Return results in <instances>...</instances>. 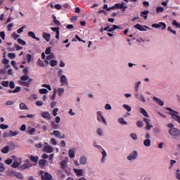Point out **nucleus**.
Listing matches in <instances>:
<instances>
[{"label": "nucleus", "instance_id": "f257e3e1", "mask_svg": "<svg viewBox=\"0 0 180 180\" xmlns=\"http://www.w3.org/2000/svg\"><path fill=\"white\" fill-rule=\"evenodd\" d=\"M166 110H169V112H169V115H171L172 119H174V120L177 122V123L180 124V116L178 115H179V112L172 110V108H166Z\"/></svg>", "mask_w": 180, "mask_h": 180}, {"label": "nucleus", "instance_id": "f03ea898", "mask_svg": "<svg viewBox=\"0 0 180 180\" xmlns=\"http://www.w3.org/2000/svg\"><path fill=\"white\" fill-rule=\"evenodd\" d=\"M40 175H41L42 180H51L53 179V176L50 174L49 172H45L44 171L41 170L39 172Z\"/></svg>", "mask_w": 180, "mask_h": 180}, {"label": "nucleus", "instance_id": "7ed1b4c3", "mask_svg": "<svg viewBox=\"0 0 180 180\" xmlns=\"http://www.w3.org/2000/svg\"><path fill=\"white\" fill-rule=\"evenodd\" d=\"M169 134L173 137H179L180 136V130L176 128H172L169 130Z\"/></svg>", "mask_w": 180, "mask_h": 180}, {"label": "nucleus", "instance_id": "20e7f679", "mask_svg": "<svg viewBox=\"0 0 180 180\" xmlns=\"http://www.w3.org/2000/svg\"><path fill=\"white\" fill-rule=\"evenodd\" d=\"M152 27L155 29H162V30H165L167 29V24L165 22L154 23L152 25Z\"/></svg>", "mask_w": 180, "mask_h": 180}, {"label": "nucleus", "instance_id": "39448f33", "mask_svg": "<svg viewBox=\"0 0 180 180\" xmlns=\"http://www.w3.org/2000/svg\"><path fill=\"white\" fill-rule=\"evenodd\" d=\"M115 8L116 9H122V12H124L126 9H127V6H124V2L117 3L115 4Z\"/></svg>", "mask_w": 180, "mask_h": 180}, {"label": "nucleus", "instance_id": "423d86ee", "mask_svg": "<svg viewBox=\"0 0 180 180\" xmlns=\"http://www.w3.org/2000/svg\"><path fill=\"white\" fill-rule=\"evenodd\" d=\"M41 117L46 119V120H50L51 119V116L50 115V112L47 111H44L41 113Z\"/></svg>", "mask_w": 180, "mask_h": 180}, {"label": "nucleus", "instance_id": "0eeeda50", "mask_svg": "<svg viewBox=\"0 0 180 180\" xmlns=\"http://www.w3.org/2000/svg\"><path fill=\"white\" fill-rule=\"evenodd\" d=\"M137 158V151H133L129 156H127V160L131 161V160H136Z\"/></svg>", "mask_w": 180, "mask_h": 180}, {"label": "nucleus", "instance_id": "6e6552de", "mask_svg": "<svg viewBox=\"0 0 180 180\" xmlns=\"http://www.w3.org/2000/svg\"><path fill=\"white\" fill-rule=\"evenodd\" d=\"M53 134L58 139H65V134L61 136V132L60 131H53Z\"/></svg>", "mask_w": 180, "mask_h": 180}, {"label": "nucleus", "instance_id": "1a4fd4ad", "mask_svg": "<svg viewBox=\"0 0 180 180\" xmlns=\"http://www.w3.org/2000/svg\"><path fill=\"white\" fill-rule=\"evenodd\" d=\"M31 167H33V165L30 163H25L19 167V169L23 170V169H27L30 168Z\"/></svg>", "mask_w": 180, "mask_h": 180}, {"label": "nucleus", "instance_id": "9d476101", "mask_svg": "<svg viewBox=\"0 0 180 180\" xmlns=\"http://www.w3.org/2000/svg\"><path fill=\"white\" fill-rule=\"evenodd\" d=\"M134 27L138 30H140L141 32H146V28H147V26H143L140 24H136L134 26Z\"/></svg>", "mask_w": 180, "mask_h": 180}, {"label": "nucleus", "instance_id": "9b49d317", "mask_svg": "<svg viewBox=\"0 0 180 180\" xmlns=\"http://www.w3.org/2000/svg\"><path fill=\"white\" fill-rule=\"evenodd\" d=\"M97 120H98V122L103 120V123H106V120H105V117H103V115H102V112H101V111L97 112Z\"/></svg>", "mask_w": 180, "mask_h": 180}, {"label": "nucleus", "instance_id": "f8f14e48", "mask_svg": "<svg viewBox=\"0 0 180 180\" xmlns=\"http://www.w3.org/2000/svg\"><path fill=\"white\" fill-rule=\"evenodd\" d=\"M60 165L61 169H63V171H67L68 166H67L66 160H62L60 162Z\"/></svg>", "mask_w": 180, "mask_h": 180}, {"label": "nucleus", "instance_id": "ddd939ff", "mask_svg": "<svg viewBox=\"0 0 180 180\" xmlns=\"http://www.w3.org/2000/svg\"><path fill=\"white\" fill-rule=\"evenodd\" d=\"M28 36L30 37H32V39H34V40H37V41H40V38L37 37L34 32H33L32 31L28 32Z\"/></svg>", "mask_w": 180, "mask_h": 180}, {"label": "nucleus", "instance_id": "4468645a", "mask_svg": "<svg viewBox=\"0 0 180 180\" xmlns=\"http://www.w3.org/2000/svg\"><path fill=\"white\" fill-rule=\"evenodd\" d=\"M53 151V147L51 146L46 145L44 147V153H51Z\"/></svg>", "mask_w": 180, "mask_h": 180}, {"label": "nucleus", "instance_id": "2eb2a0df", "mask_svg": "<svg viewBox=\"0 0 180 180\" xmlns=\"http://www.w3.org/2000/svg\"><path fill=\"white\" fill-rule=\"evenodd\" d=\"M60 81L62 85H68V82H67V77H65V75H62L60 77Z\"/></svg>", "mask_w": 180, "mask_h": 180}, {"label": "nucleus", "instance_id": "dca6fc26", "mask_svg": "<svg viewBox=\"0 0 180 180\" xmlns=\"http://www.w3.org/2000/svg\"><path fill=\"white\" fill-rule=\"evenodd\" d=\"M42 37L46 40V41H47L48 43H49V41H50L51 34L49 33L44 32Z\"/></svg>", "mask_w": 180, "mask_h": 180}, {"label": "nucleus", "instance_id": "f3484780", "mask_svg": "<svg viewBox=\"0 0 180 180\" xmlns=\"http://www.w3.org/2000/svg\"><path fill=\"white\" fill-rule=\"evenodd\" d=\"M153 101H155L157 104L159 105L160 106H164V101H162V100L154 96Z\"/></svg>", "mask_w": 180, "mask_h": 180}, {"label": "nucleus", "instance_id": "a211bd4d", "mask_svg": "<svg viewBox=\"0 0 180 180\" xmlns=\"http://www.w3.org/2000/svg\"><path fill=\"white\" fill-rule=\"evenodd\" d=\"M148 13H150V11H141V16L142 18H143V19H144L145 20H147V18H148L147 15H148Z\"/></svg>", "mask_w": 180, "mask_h": 180}, {"label": "nucleus", "instance_id": "6ab92c4d", "mask_svg": "<svg viewBox=\"0 0 180 180\" xmlns=\"http://www.w3.org/2000/svg\"><path fill=\"white\" fill-rule=\"evenodd\" d=\"M14 176H15L16 178H18V179H23V174L20 172H13Z\"/></svg>", "mask_w": 180, "mask_h": 180}, {"label": "nucleus", "instance_id": "aec40b11", "mask_svg": "<svg viewBox=\"0 0 180 180\" xmlns=\"http://www.w3.org/2000/svg\"><path fill=\"white\" fill-rule=\"evenodd\" d=\"M8 94H18V92H20V86H17L14 90H8Z\"/></svg>", "mask_w": 180, "mask_h": 180}, {"label": "nucleus", "instance_id": "412c9836", "mask_svg": "<svg viewBox=\"0 0 180 180\" xmlns=\"http://www.w3.org/2000/svg\"><path fill=\"white\" fill-rule=\"evenodd\" d=\"M30 160L32 161V162H39V157L34 156L33 155H30Z\"/></svg>", "mask_w": 180, "mask_h": 180}, {"label": "nucleus", "instance_id": "4be33fe9", "mask_svg": "<svg viewBox=\"0 0 180 180\" xmlns=\"http://www.w3.org/2000/svg\"><path fill=\"white\" fill-rule=\"evenodd\" d=\"M139 110H140V112H141L143 116H145V117H149V116H148V112H147L144 110V108H139Z\"/></svg>", "mask_w": 180, "mask_h": 180}, {"label": "nucleus", "instance_id": "5701e85b", "mask_svg": "<svg viewBox=\"0 0 180 180\" xmlns=\"http://www.w3.org/2000/svg\"><path fill=\"white\" fill-rule=\"evenodd\" d=\"M1 153L2 154H8V153H9V146H4L1 149Z\"/></svg>", "mask_w": 180, "mask_h": 180}, {"label": "nucleus", "instance_id": "b1692460", "mask_svg": "<svg viewBox=\"0 0 180 180\" xmlns=\"http://www.w3.org/2000/svg\"><path fill=\"white\" fill-rule=\"evenodd\" d=\"M32 79H30L28 82H21V85H22L23 86H27L29 87L30 86V82H32Z\"/></svg>", "mask_w": 180, "mask_h": 180}, {"label": "nucleus", "instance_id": "393cba45", "mask_svg": "<svg viewBox=\"0 0 180 180\" xmlns=\"http://www.w3.org/2000/svg\"><path fill=\"white\" fill-rule=\"evenodd\" d=\"M79 162L81 165H85V164H86V158L85 156L81 157Z\"/></svg>", "mask_w": 180, "mask_h": 180}, {"label": "nucleus", "instance_id": "a878e982", "mask_svg": "<svg viewBox=\"0 0 180 180\" xmlns=\"http://www.w3.org/2000/svg\"><path fill=\"white\" fill-rule=\"evenodd\" d=\"M20 109L21 110H27L29 108H27V105L25 103H20Z\"/></svg>", "mask_w": 180, "mask_h": 180}, {"label": "nucleus", "instance_id": "bb28decb", "mask_svg": "<svg viewBox=\"0 0 180 180\" xmlns=\"http://www.w3.org/2000/svg\"><path fill=\"white\" fill-rule=\"evenodd\" d=\"M52 18L53 20V23L56 25V26H60V25H61V22H60L58 20H57V17H56V15H53Z\"/></svg>", "mask_w": 180, "mask_h": 180}, {"label": "nucleus", "instance_id": "cd10ccee", "mask_svg": "<svg viewBox=\"0 0 180 180\" xmlns=\"http://www.w3.org/2000/svg\"><path fill=\"white\" fill-rule=\"evenodd\" d=\"M143 145L145 146V147H150V146H151V140L150 139L144 140Z\"/></svg>", "mask_w": 180, "mask_h": 180}, {"label": "nucleus", "instance_id": "c85d7f7f", "mask_svg": "<svg viewBox=\"0 0 180 180\" xmlns=\"http://www.w3.org/2000/svg\"><path fill=\"white\" fill-rule=\"evenodd\" d=\"M37 65H39V67H44L46 65L44 64V62L41 60V59L39 58L37 61Z\"/></svg>", "mask_w": 180, "mask_h": 180}, {"label": "nucleus", "instance_id": "c756f323", "mask_svg": "<svg viewBox=\"0 0 180 180\" xmlns=\"http://www.w3.org/2000/svg\"><path fill=\"white\" fill-rule=\"evenodd\" d=\"M19 117H20V119H26V117H30L32 119V118L34 117V115L29 114L27 115H20Z\"/></svg>", "mask_w": 180, "mask_h": 180}, {"label": "nucleus", "instance_id": "7c9ffc66", "mask_svg": "<svg viewBox=\"0 0 180 180\" xmlns=\"http://www.w3.org/2000/svg\"><path fill=\"white\" fill-rule=\"evenodd\" d=\"M39 167H41V168H43L46 165V160L41 159L39 161Z\"/></svg>", "mask_w": 180, "mask_h": 180}, {"label": "nucleus", "instance_id": "2f4dec72", "mask_svg": "<svg viewBox=\"0 0 180 180\" xmlns=\"http://www.w3.org/2000/svg\"><path fill=\"white\" fill-rule=\"evenodd\" d=\"M69 157L70 158H74V157H75V152L74 151V150H69Z\"/></svg>", "mask_w": 180, "mask_h": 180}, {"label": "nucleus", "instance_id": "473e14b6", "mask_svg": "<svg viewBox=\"0 0 180 180\" xmlns=\"http://www.w3.org/2000/svg\"><path fill=\"white\" fill-rule=\"evenodd\" d=\"M75 172L78 176H81V175H82V169H75Z\"/></svg>", "mask_w": 180, "mask_h": 180}, {"label": "nucleus", "instance_id": "72a5a7b5", "mask_svg": "<svg viewBox=\"0 0 180 180\" xmlns=\"http://www.w3.org/2000/svg\"><path fill=\"white\" fill-rule=\"evenodd\" d=\"M51 67H56V65H57V64H58V62H57V60H51L49 63Z\"/></svg>", "mask_w": 180, "mask_h": 180}, {"label": "nucleus", "instance_id": "f704fd0d", "mask_svg": "<svg viewBox=\"0 0 180 180\" xmlns=\"http://www.w3.org/2000/svg\"><path fill=\"white\" fill-rule=\"evenodd\" d=\"M56 96H57V89L54 90L52 96L50 97L51 101H54V99H56Z\"/></svg>", "mask_w": 180, "mask_h": 180}, {"label": "nucleus", "instance_id": "c9c22d12", "mask_svg": "<svg viewBox=\"0 0 180 180\" xmlns=\"http://www.w3.org/2000/svg\"><path fill=\"white\" fill-rule=\"evenodd\" d=\"M123 108H124V109H125L126 110H127V112H131V107H130L129 105H127V104H124V105H123Z\"/></svg>", "mask_w": 180, "mask_h": 180}, {"label": "nucleus", "instance_id": "e433bc0d", "mask_svg": "<svg viewBox=\"0 0 180 180\" xmlns=\"http://www.w3.org/2000/svg\"><path fill=\"white\" fill-rule=\"evenodd\" d=\"M20 165V163L18 162H13L11 165L12 168H18Z\"/></svg>", "mask_w": 180, "mask_h": 180}, {"label": "nucleus", "instance_id": "4c0bfd02", "mask_svg": "<svg viewBox=\"0 0 180 180\" xmlns=\"http://www.w3.org/2000/svg\"><path fill=\"white\" fill-rule=\"evenodd\" d=\"M119 123H120V124H124L126 125L127 124V122L124 121V118L121 117L118 120Z\"/></svg>", "mask_w": 180, "mask_h": 180}, {"label": "nucleus", "instance_id": "58836bf2", "mask_svg": "<svg viewBox=\"0 0 180 180\" xmlns=\"http://www.w3.org/2000/svg\"><path fill=\"white\" fill-rule=\"evenodd\" d=\"M9 133H10V137H15V136H18V131H13L12 130H10Z\"/></svg>", "mask_w": 180, "mask_h": 180}, {"label": "nucleus", "instance_id": "ea45409f", "mask_svg": "<svg viewBox=\"0 0 180 180\" xmlns=\"http://www.w3.org/2000/svg\"><path fill=\"white\" fill-rule=\"evenodd\" d=\"M173 26H175L176 27L180 29V23L176 22V20H174L172 22Z\"/></svg>", "mask_w": 180, "mask_h": 180}, {"label": "nucleus", "instance_id": "a19ab883", "mask_svg": "<svg viewBox=\"0 0 180 180\" xmlns=\"http://www.w3.org/2000/svg\"><path fill=\"white\" fill-rule=\"evenodd\" d=\"M12 162H13V159L7 158L5 160V164H6L7 165H11V164H12Z\"/></svg>", "mask_w": 180, "mask_h": 180}, {"label": "nucleus", "instance_id": "79ce46f5", "mask_svg": "<svg viewBox=\"0 0 180 180\" xmlns=\"http://www.w3.org/2000/svg\"><path fill=\"white\" fill-rule=\"evenodd\" d=\"M8 57L11 58V60H13L16 58V54H15L14 53H10L8 54Z\"/></svg>", "mask_w": 180, "mask_h": 180}, {"label": "nucleus", "instance_id": "37998d69", "mask_svg": "<svg viewBox=\"0 0 180 180\" xmlns=\"http://www.w3.org/2000/svg\"><path fill=\"white\" fill-rule=\"evenodd\" d=\"M18 43L19 44H21L22 46H26V41H23V39H20V38H19V39H18Z\"/></svg>", "mask_w": 180, "mask_h": 180}, {"label": "nucleus", "instance_id": "c03bdc74", "mask_svg": "<svg viewBox=\"0 0 180 180\" xmlns=\"http://www.w3.org/2000/svg\"><path fill=\"white\" fill-rule=\"evenodd\" d=\"M1 85H2V86H4L6 88L9 86V81H3V82H1Z\"/></svg>", "mask_w": 180, "mask_h": 180}, {"label": "nucleus", "instance_id": "a18cd8bd", "mask_svg": "<svg viewBox=\"0 0 180 180\" xmlns=\"http://www.w3.org/2000/svg\"><path fill=\"white\" fill-rule=\"evenodd\" d=\"M156 12H157V13H161V12H164V8H162L161 6L157 7Z\"/></svg>", "mask_w": 180, "mask_h": 180}, {"label": "nucleus", "instance_id": "49530a36", "mask_svg": "<svg viewBox=\"0 0 180 180\" xmlns=\"http://www.w3.org/2000/svg\"><path fill=\"white\" fill-rule=\"evenodd\" d=\"M63 94H64V89H63V88H59V89H58V95L59 96H61V95H63Z\"/></svg>", "mask_w": 180, "mask_h": 180}, {"label": "nucleus", "instance_id": "de8ad7c7", "mask_svg": "<svg viewBox=\"0 0 180 180\" xmlns=\"http://www.w3.org/2000/svg\"><path fill=\"white\" fill-rule=\"evenodd\" d=\"M47 92H49V90H47V89H39V94H47Z\"/></svg>", "mask_w": 180, "mask_h": 180}, {"label": "nucleus", "instance_id": "09e8293b", "mask_svg": "<svg viewBox=\"0 0 180 180\" xmlns=\"http://www.w3.org/2000/svg\"><path fill=\"white\" fill-rule=\"evenodd\" d=\"M137 99L141 101V102H146V98H144V96H143V94H140Z\"/></svg>", "mask_w": 180, "mask_h": 180}, {"label": "nucleus", "instance_id": "8fccbe9b", "mask_svg": "<svg viewBox=\"0 0 180 180\" xmlns=\"http://www.w3.org/2000/svg\"><path fill=\"white\" fill-rule=\"evenodd\" d=\"M28 133L30 136H33V134L36 133V129L32 128L31 129L29 130Z\"/></svg>", "mask_w": 180, "mask_h": 180}, {"label": "nucleus", "instance_id": "3c124183", "mask_svg": "<svg viewBox=\"0 0 180 180\" xmlns=\"http://www.w3.org/2000/svg\"><path fill=\"white\" fill-rule=\"evenodd\" d=\"M8 127H9V126H8L7 124H0V129H2V130H6Z\"/></svg>", "mask_w": 180, "mask_h": 180}, {"label": "nucleus", "instance_id": "603ef678", "mask_svg": "<svg viewBox=\"0 0 180 180\" xmlns=\"http://www.w3.org/2000/svg\"><path fill=\"white\" fill-rule=\"evenodd\" d=\"M5 169V165L0 162V172H4Z\"/></svg>", "mask_w": 180, "mask_h": 180}, {"label": "nucleus", "instance_id": "864d4df0", "mask_svg": "<svg viewBox=\"0 0 180 180\" xmlns=\"http://www.w3.org/2000/svg\"><path fill=\"white\" fill-rule=\"evenodd\" d=\"M8 85H9V87L11 89H13L15 88V82L13 81H11L8 83Z\"/></svg>", "mask_w": 180, "mask_h": 180}, {"label": "nucleus", "instance_id": "5fc2aeb1", "mask_svg": "<svg viewBox=\"0 0 180 180\" xmlns=\"http://www.w3.org/2000/svg\"><path fill=\"white\" fill-rule=\"evenodd\" d=\"M27 63H30L32 61V55L30 53L27 54Z\"/></svg>", "mask_w": 180, "mask_h": 180}, {"label": "nucleus", "instance_id": "6e6d98bb", "mask_svg": "<svg viewBox=\"0 0 180 180\" xmlns=\"http://www.w3.org/2000/svg\"><path fill=\"white\" fill-rule=\"evenodd\" d=\"M102 155H103V158L101 159V161H102V162H105V157H106V151L103 150Z\"/></svg>", "mask_w": 180, "mask_h": 180}, {"label": "nucleus", "instance_id": "4d7b16f0", "mask_svg": "<svg viewBox=\"0 0 180 180\" xmlns=\"http://www.w3.org/2000/svg\"><path fill=\"white\" fill-rule=\"evenodd\" d=\"M42 88H46L49 91H51V86L49 84H42Z\"/></svg>", "mask_w": 180, "mask_h": 180}, {"label": "nucleus", "instance_id": "13d9d810", "mask_svg": "<svg viewBox=\"0 0 180 180\" xmlns=\"http://www.w3.org/2000/svg\"><path fill=\"white\" fill-rule=\"evenodd\" d=\"M20 79H21V81H27V79H29V76L25 75L21 77Z\"/></svg>", "mask_w": 180, "mask_h": 180}, {"label": "nucleus", "instance_id": "bf43d9fd", "mask_svg": "<svg viewBox=\"0 0 180 180\" xmlns=\"http://www.w3.org/2000/svg\"><path fill=\"white\" fill-rule=\"evenodd\" d=\"M180 170H179V169H176V179H179V180H180Z\"/></svg>", "mask_w": 180, "mask_h": 180}, {"label": "nucleus", "instance_id": "052dcab7", "mask_svg": "<svg viewBox=\"0 0 180 180\" xmlns=\"http://www.w3.org/2000/svg\"><path fill=\"white\" fill-rule=\"evenodd\" d=\"M58 112V108H56L53 110L52 113L53 116H57V112Z\"/></svg>", "mask_w": 180, "mask_h": 180}, {"label": "nucleus", "instance_id": "680f3d73", "mask_svg": "<svg viewBox=\"0 0 180 180\" xmlns=\"http://www.w3.org/2000/svg\"><path fill=\"white\" fill-rule=\"evenodd\" d=\"M58 174L60 175L62 179L65 177V174H64L62 170H58Z\"/></svg>", "mask_w": 180, "mask_h": 180}, {"label": "nucleus", "instance_id": "e2e57ef3", "mask_svg": "<svg viewBox=\"0 0 180 180\" xmlns=\"http://www.w3.org/2000/svg\"><path fill=\"white\" fill-rule=\"evenodd\" d=\"M12 37L14 39V40H16V39H18L19 34H16V32H13L12 34Z\"/></svg>", "mask_w": 180, "mask_h": 180}, {"label": "nucleus", "instance_id": "0e129e2a", "mask_svg": "<svg viewBox=\"0 0 180 180\" xmlns=\"http://www.w3.org/2000/svg\"><path fill=\"white\" fill-rule=\"evenodd\" d=\"M12 27H13V24L10 23L7 25V29L8 32H11L12 30Z\"/></svg>", "mask_w": 180, "mask_h": 180}, {"label": "nucleus", "instance_id": "69168bd1", "mask_svg": "<svg viewBox=\"0 0 180 180\" xmlns=\"http://www.w3.org/2000/svg\"><path fill=\"white\" fill-rule=\"evenodd\" d=\"M136 126L139 128L143 127V121H138L136 122Z\"/></svg>", "mask_w": 180, "mask_h": 180}, {"label": "nucleus", "instance_id": "338daca9", "mask_svg": "<svg viewBox=\"0 0 180 180\" xmlns=\"http://www.w3.org/2000/svg\"><path fill=\"white\" fill-rule=\"evenodd\" d=\"M131 139H133V140H137L138 137H137V134H130Z\"/></svg>", "mask_w": 180, "mask_h": 180}, {"label": "nucleus", "instance_id": "774afa93", "mask_svg": "<svg viewBox=\"0 0 180 180\" xmlns=\"http://www.w3.org/2000/svg\"><path fill=\"white\" fill-rule=\"evenodd\" d=\"M0 37H1L2 40H5V32L4 31L1 32Z\"/></svg>", "mask_w": 180, "mask_h": 180}]
</instances>
